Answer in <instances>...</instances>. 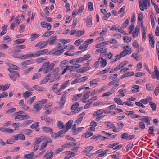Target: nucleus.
<instances>
[{"mask_svg": "<svg viewBox=\"0 0 159 159\" xmlns=\"http://www.w3.org/2000/svg\"><path fill=\"white\" fill-rule=\"evenodd\" d=\"M130 20V17H128L126 19L125 21L123 24L122 26H121L122 28H125L126 27L129 21Z\"/></svg>", "mask_w": 159, "mask_h": 159, "instance_id": "30", "label": "nucleus"}, {"mask_svg": "<svg viewBox=\"0 0 159 159\" xmlns=\"http://www.w3.org/2000/svg\"><path fill=\"white\" fill-rule=\"evenodd\" d=\"M105 124L109 128H113L115 127L114 125L111 122L106 121L105 122Z\"/></svg>", "mask_w": 159, "mask_h": 159, "instance_id": "29", "label": "nucleus"}, {"mask_svg": "<svg viewBox=\"0 0 159 159\" xmlns=\"http://www.w3.org/2000/svg\"><path fill=\"white\" fill-rule=\"evenodd\" d=\"M42 129L43 131L46 133L49 132L51 134L52 132V129L49 127H43L42 128Z\"/></svg>", "mask_w": 159, "mask_h": 159, "instance_id": "16", "label": "nucleus"}, {"mask_svg": "<svg viewBox=\"0 0 159 159\" xmlns=\"http://www.w3.org/2000/svg\"><path fill=\"white\" fill-rule=\"evenodd\" d=\"M149 103L152 110L153 111H155L156 110V106L155 103L152 101L150 102Z\"/></svg>", "mask_w": 159, "mask_h": 159, "instance_id": "34", "label": "nucleus"}, {"mask_svg": "<svg viewBox=\"0 0 159 159\" xmlns=\"http://www.w3.org/2000/svg\"><path fill=\"white\" fill-rule=\"evenodd\" d=\"M25 40L24 39H20L15 40L14 41V43L15 44H21L24 43L25 41Z\"/></svg>", "mask_w": 159, "mask_h": 159, "instance_id": "28", "label": "nucleus"}, {"mask_svg": "<svg viewBox=\"0 0 159 159\" xmlns=\"http://www.w3.org/2000/svg\"><path fill=\"white\" fill-rule=\"evenodd\" d=\"M68 64V61L66 60H64L61 61L60 63V67L61 68H63L66 66H67Z\"/></svg>", "mask_w": 159, "mask_h": 159, "instance_id": "21", "label": "nucleus"}, {"mask_svg": "<svg viewBox=\"0 0 159 159\" xmlns=\"http://www.w3.org/2000/svg\"><path fill=\"white\" fill-rule=\"evenodd\" d=\"M67 93V92H64V94L60 99V102L62 105H64L66 102Z\"/></svg>", "mask_w": 159, "mask_h": 159, "instance_id": "8", "label": "nucleus"}, {"mask_svg": "<svg viewBox=\"0 0 159 159\" xmlns=\"http://www.w3.org/2000/svg\"><path fill=\"white\" fill-rule=\"evenodd\" d=\"M87 47L88 44H85L84 43L83 44L80 46L79 48L81 49H84V50H83V51H84V50H85L87 48Z\"/></svg>", "mask_w": 159, "mask_h": 159, "instance_id": "51", "label": "nucleus"}, {"mask_svg": "<svg viewBox=\"0 0 159 159\" xmlns=\"http://www.w3.org/2000/svg\"><path fill=\"white\" fill-rule=\"evenodd\" d=\"M41 76V75L38 73H36L33 76L32 79L34 80L35 79L39 78Z\"/></svg>", "mask_w": 159, "mask_h": 159, "instance_id": "54", "label": "nucleus"}, {"mask_svg": "<svg viewBox=\"0 0 159 159\" xmlns=\"http://www.w3.org/2000/svg\"><path fill=\"white\" fill-rule=\"evenodd\" d=\"M85 32L84 30H78L76 33V34L79 37H80Z\"/></svg>", "mask_w": 159, "mask_h": 159, "instance_id": "52", "label": "nucleus"}, {"mask_svg": "<svg viewBox=\"0 0 159 159\" xmlns=\"http://www.w3.org/2000/svg\"><path fill=\"white\" fill-rule=\"evenodd\" d=\"M139 5L140 8V10L142 11H144V7H143V2L142 0H139Z\"/></svg>", "mask_w": 159, "mask_h": 159, "instance_id": "49", "label": "nucleus"}, {"mask_svg": "<svg viewBox=\"0 0 159 159\" xmlns=\"http://www.w3.org/2000/svg\"><path fill=\"white\" fill-rule=\"evenodd\" d=\"M15 140L13 139H10L7 140L6 142V143L7 144H11L14 143L15 142Z\"/></svg>", "mask_w": 159, "mask_h": 159, "instance_id": "62", "label": "nucleus"}, {"mask_svg": "<svg viewBox=\"0 0 159 159\" xmlns=\"http://www.w3.org/2000/svg\"><path fill=\"white\" fill-rule=\"evenodd\" d=\"M31 55V54H26V55H23L22 56L20 55V57H19V58H21V59H26V58H28L29 57L31 58V56L30 55Z\"/></svg>", "mask_w": 159, "mask_h": 159, "instance_id": "47", "label": "nucleus"}, {"mask_svg": "<svg viewBox=\"0 0 159 159\" xmlns=\"http://www.w3.org/2000/svg\"><path fill=\"white\" fill-rule=\"evenodd\" d=\"M9 66L10 68L14 70H20V68L12 64H10Z\"/></svg>", "mask_w": 159, "mask_h": 159, "instance_id": "39", "label": "nucleus"}, {"mask_svg": "<svg viewBox=\"0 0 159 159\" xmlns=\"http://www.w3.org/2000/svg\"><path fill=\"white\" fill-rule=\"evenodd\" d=\"M32 63V60H28L24 61L21 64V65L22 66H25L27 65L31 64Z\"/></svg>", "mask_w": 159, "mask_h": 159, "instance_id": "33", "label": "nucleus"}, {"mask_svg": "<svg viewBox=\"0 0 159 159\" xmlns=\"http://www.w3.org/2000/svg\"><path fill=\"white\" fill-rule=\"evenodd\" d=\"M48 51V50L47 49H45L38 51L36 52L35 53L31 54V55H30L31 56V57L32 58L40 56L41 55H43L46 53Z\"/></svg>", "mask_w": 159, "mask_h": 159, "instance_id": "5", "label": "nucleus"}, {"mask_svg": "<svg viewBox=\"0 0 159 159\" xmlns=\"http://www.w3.org/2000/svg\"><path fill=\"white\" fill-rule=\"evenodd\" d=\"M151 118L148 116H146L145 117L143 118L140 119V120L142 121H144L146 123H147V125H148L150 124V120Z\"/></svg>", "mask_w": 159, "mask_h": 159, "instance_id": "15", "label": "nucleus"}, {"mask_svg": "<svg viewBox=\"0 0 159 159\" xmlns=\"http://www.w3.org/2000/svg\"><path fill=\"white\" fill-rule=\"evenodd\" d=\"M54 33V31H47L42 35V37H45L49 36Z\"/></svg>", "mask_w": 159, "mask_h": 159, "instance_id": "20", "label": "nucleus"}, {"mask_svg": "<svg viewBox=\"0 0 159 159\" xmlns=\"http://www.w3.org/2000/svg\"><path fill=\"white\" fill-rule=\"evenodd\" d=\"M88 8L89 11H92L93 8V4L91 2H89L88 3Z\"/></svg>", "mask_w": 159, "mask_h": 159, "instance_id": "48", "label": "nucleus"}, {"mask_svg": "<svg viewBox=\"0 0 159 159\" xmlns=\"http://www.w3.org/2000/svg\"><path fill=\"white\" fill-rule=\"evenodd\" d=\"M152 98H149V99L147 98L143 99L141 100L140 101L142 103L144 104H147L148 103L149 100H151Z\"/></svg>", "mask_w": 159, "mask_h": 159, "instance_id": "41", "label": "nucleus"}, {"mask_svg": "<svg viewBox=\"0 0 159 159\" xmlns=\"http://www.w3.org/2000/svg\"><path fill=\"white\" fill-rule=\"evenodd\" d=\"M35 98V96H34L30 98L28 101V102H29L30 104H31L32 103L34 102V101Z\"/></svg>", "mask_w": 159, "mask_h": 159, "instance_id": "55", "label": "nucleus"}, {"mask_svg": "<svg viewBox=\"0 0 159 159\" xmlns=\"http://www.w3.org/2000/svg\"><path fill=\"white\" fill-rule=\"evenodd\" d=\"M83 42V40L81 41V39H80L76 40L74 43V44L76 46H79Z\"/></svg>", "mask_w": 159, "mask_h": 159, "instance_id": "53", "label": "nucleus"}, {"mask_svg": "<svg viewBox=\"0 0 159 159\" xmlns=\"http://www.w3.org/2000/svg\"><path fill=\"white\" fill-rule=\"evenodd\" d=\"M159 93V85L157 86L155 89L154 91L155 94L156 96H157L158 93Z\"/></svg>", "mask_w": 159, "mask_h": 159, "instance_id": "64", "label": "nucleus"}, {"mask_svg": "<svg viewBox=\"0 0 159 159\" xmlns=\"http://www.w3.org/2000/svg\"><path fill=\"white\" fill-rule=\"evenodd\" d=\"M51 77L50 74L48 75L46 77L44 78L40 81L41 84L46 83L49 80V78Z\"/></svg>", "mask_w": 159, "mask_h": 159, "instance_id": "14", "label": "nucleus"}, {"mask_svg": "<svg viewBox=\"0 0 159 159\" xmlns=\"http://www.w3.org/2000/svg\"><path fill=\"white\" fill-rule=\"evenodd\" d=\"M41 25L43 28H46L48 30H50L51 28V25L50 23H48L45 21L41 22Z\"/></svg>", "mask_w": 159, "mask_h": 159, "instance_id": "9", "label": "nucleus"}, {"mask_svg": "<svg viewBox=\"0 0 159 159\" xmlns=\"http://www.w3.org/2000/svg\"><path fill=\"white\" fill-rule=\"evenodd\" d=\"M16 111V109L15 108H12L7 110L6 111V113H11Z\"/></svg>", "mask_w": 159, "mask_h": 159, "instance_id": "56", "label": "nucleus"}, {"mask_svg": "<svg viewBox=\"0 0 159 159\" xmlns=\"http://www.w3.org/2000/svg\"><path fill=\"white\" fill-rule=\"evenodd\" d=\"M39 35L37 33H33L31 35V38H32L31 40L33 41L36 38L38 37Z\"/></svg>", "mask_w": 159, "mask_h": 159, "instance_id": "38", "label": "nucleus"}, {"mask_svg": "<svg viewBox=\"0 0 159 159\" xmlns=\"http://www.w3.org/2000/svg\"><path fill=\"white\" fill-rule=\"evenodd\" d=\"M79 103L78 102H75L71 106V109L72 110L77 108L79 106Z\"/></svg>", "mask_w": 159, "mask_h": 159, "instance_id": "42", "label": "nucleus"}, {"mask_svg": "<svg viewBox=\"0 0 159 159\" xmlns=\"http://www.w3.org/2000/svg\"><path fill=\"white\" fill-rule=\"evenodd\" d=\"M34 156L33 153L30 154H28L24 155V157L27 159H32Z\"/></svg>", "mask_w": 159, "mask_h": 159, "instance_id": "35", "label": "nucleus"}, {"mask_svg": "<svg viewBox=\"0 0 159 159\" xmlns=\"http://www.w3.org/2000/svg\"><path fill=\"white\" fill-rule=\"evenodd\" d=\"M54 66L53 63L50 64L49 61L44 63L43 65L44 73L45 74L52 71L54 69Z\"/></svg>", "mask_w": 159, "mask_h": 159, "instance_id": "1", "label": "nucleus"}, {"mask_svg": "<svg viewBox=\"0 0 159 159\" xmlns=\"http://www.w3.org/2000/svg\"><path fill=\"white\" fill-rule=\"evenodd\" d=\"M90 69V67L89 66L86 67H82V68H81V69H80V70L79 71H78V70H79L78 69L77 70V72H79L81 73H83V72H84Z\"/></svg>", "mask_w": 159, "mask_h": 159, "instance_id": "25", "label": "nucleus"}, {"mask_svg": "<svg viewBox=\"0 0 159 159\" xmlns=\"http://www.w3.org/2000/svg\"><path fill=\"white\" fill-rule=\"evenodd\" d=\"M98 60L99 61L100 63H101V67H104L107 64L106 60H104L102 57L99 58Z\"/></svg>", "mask_w": 159, "mask_h": 159, "instance_id": "18", "label": "nucleus"}, {"mask_svg": "<svg viewBox=\"0 0 159 159\" xmlns=\"http://www.w3.org/2000/svg\"><path fill=\"white\" fill-rule=\"evenodd\" d=\"M0 131L3 132L9 133H13L14 132V130L11 129L2 127L0 128Z\"/></svg>", "mask_w": 159, "mask_h": 159, "instance_id": "13", "label": "nucleus"}, {"mask_svg": "<svg viewBox=\"0 0 159 159\" xmlns=\"http://www.w3.org/2000/svg\"><path fill=\"white\" fill-rule=\"evenodd\" d=\"M101 48V52L103 54V55L105 56H106L107 54L106 50L107 48H106L104 47L103 48Z\"/></svg>", "mask_w": 159, "mask_h": 159, "instance_id": "60", "label": "nucleus"}, {"mask_svg": "<svg viewBox=\"0 0 159 159\" xmlns=\"http://www.w3.org/2000/svg\"><path fill=\"white\" fill-rule=\"evenodd\" d=\"M72 123V120H70L66 123V129H67V131L71 128Z\"/></svg>", "mask_w": 159, "mask_h": 159, "instance_id": "27", "label": "nucleus"}, {"mask_svg": "<svg viewBox=\"0 0 159 159\" xmlns=\"http://www.w3.org/2000/svg\"><path fill=\"white\" fill-rule=\"evenodd\" d=\"M85 115V113L82 112L78 116L79 117L77 119L75 122L78 124L80 123L82 121L83 117Z\"/></svg>", "mask_w": 159, "mask_h": 159, "instance_id": "10", "label": "nucleus"}, {"mask_svg": "<svg viewBox=\"0 0 159 159\" xmlns=\"http://www.w3.org/2000/svg\"><path fill=\"white\" fill-rule=\"evenodd\" d=\"M67 131V129H64L61 130L59 131L57 133V137H61V135L62 134Z\"/></svg>", "mask_w": 159, "mask_h": 159, "instance_id": "32", "label": "nucleus"}, {"mask_svg": "<svg viewBox=\"0 0 159 159\" xmlns=\"http://www.w3.org/2000/svg\"><path fill=\"white\" fill-rule=\"evenodd\" d=\"M47 102V100L44 99L41 101L37 102L33 107V109L34 111H39L43 107L44 103Z\"/></svg>", "mask_w": 159, "mask_h": 159, "instance_id": "2", "label": "nucleus"}, {"mask_svg": "<svg viewBox=\"0 0 159 159\" xmlns=\"http://www.w3.org/2000/svg\"><path fill=\"white\" fill-rule=\"evenodd\" d=\"M59 46L55 48V49H54L53 52V53L55 54L56 55H60L62 53H63L64 52V49L65 48V47H64V46H60V44H58Z\"/></svg>", "mask_w": 159, "mask_h": 159, "instance_id": "4", "label": "nucleus"}, {"mask_svg": "<svg viewBox=\"0 0 159 159\" xmlns=\"http://www.w3.org/2000/svg\"><path fill=\"white\" fill-rule=\"evenodd\" d=\"M59 77V75L58 74H56L52 77L50 80V82H52L54 81L57 79Z\"/></svg>", "mask_w": 159, "mask_h": 159, "instance_id": "36", "label": "nucleus"}, {"mask_svg": "<svg viewBox=\"0 0 159 159\" xmlns=\"http://www.w3.org/2000/svg\"><path fill=\"white\" fill-rule=\"evenodd\" d=\"M48 43V41H41L38 42L35 46V47H39L40 49L42 48L46 45Z\"/></svg>", "mask_w": 159, "mask_h": 159, "instance_id": "7", "label": "nucleus"}, {"mask_svg": "<svg viewBox=\"0 0 159 159\" xmlns=\"http://www.w3.org/2000/svg\"><path fill=\"white\" fill-rule=\"evenodd\" d=\"M13 138L16 141L18 140L19 139L22 140H25V136L22 133L13 136Z\"/></svg>", "mask_w": 159, "mask_h": 159, "instance_id": "6", "label": "nucleus"}, {"mask_svg": "<svg viewBox=\"0 0 159 159\" xmlns=\"http://www.w3.org/2000/svg\"><path fill=\"white\" fill-rule=\"evenodd\" d=\"M32 132V131L30 129H26L23 131V132L26 135H30Z\"/></svg>", "mask_w": 159, "mask_h": 159, "instance_id": "40", "label": "nucleus"}, {"mask_svg": "<svg viewBox=\"0 0 159 159\" xmlns=\"http://www.w3.org/2000/svg\"><path fill=\"white\" fill-rule=\"evenodd\" d=\"M132 38L130 37H128L127 36H123V39L125 42L129 43L132 40Z\"/></svg>", "mask_w": 159, "mask_h": 159, "instance_id": "37", "label": "nucleus"}, {"mask_svg": "<svg viewBox=\"0 0 159 159\" xmlns=\"http://www.w3.org/2000/svg\"><path fill=\"white\" fill-rule=\"evenodd\" d=\"M92 17L91 16H89L87 20V26L90 27L92 25Z\"/></svg>", "mask_w": 159, "mask_h": 159, "instance_id": "23", "label": "nucleus"}, {"mask_svg": "<svg viewBox=\"0 0 159 159\" xmlns=\"http://www.w3.org/2000/svg\"><path fill=\"white\" fill-rule=\"evenodd\" d=\"M39 122H37L33 124L30 127L32 129H34L36 131H38L39 129L38 128V125Z\"/></svg>", "mask_w": 159, "mask_h": 159, "instance_id": "17", "label": "nucleus"}, {"mask_svg": "<svg viewBox=\"0 0 159 159\" xmlns=\"http://www.w3.org/2000/svg\"><path fill=\"white\" fill-rule=\"evenodd\" d=\"M48 152L49 154L50 155L48 156L46 159H52L53 156V153L51 150L49 151Z\"/></svg>", "mask_w": 159, "mask_h": 159, "instance_id": "57", "label": "nucleus"}, {"mask_svg": "<svg viewBox=\"0 0 159 159\" xmlns=\"http://www.w3.org/2000/svg\"><path fill=\"white\" fill-rule=\"evenodd\" d=\"M139 125L140 128L144 129L145 128V125L144 122H140L139 123Z\"/></svg>", "mask_w": 159, "mask_h": 159, "instance_id": "45", "label": "nucleus"}, {"mask_svg": "<svg viewBox=\"0 0 159 159\" xmlns=\"http://www.w3.org/2000/svg\"><path fill=\"white\" fill-rule=\"evenodd\" d=\"M45 137L44 136H41L40 137L36 139L35 143L39 144V143L44 139Z\"/></svg>", "mask_w": 159, "mask_h": 159, "instance_id": "31", "label": "nucleus"}, {"mask_svg": "<svg viewBox=\"0 0 159 159\" xmlns=\"http://www.w3.org/2000/svg\"><path fill=\"white\" fill-rule=\"evenodd\" d=\"M76 145V143H75L73 142H70L64 144L62 146L64 148H69L71 147L72 146H74Z\"/></svg>", "mask_w": 159, "mask_h": 159, "instance_id": "19", "label": "nucleus"}, {"mask_svg": "<svg viewBox=\"0 0 159 159\" xmlns=\"http://www.w3.org/2000/svg\"><path fill=\"white\" fill-rule=\"evenodd\" d=\"M8 48V46L5 44H3L0 45V48L1 49H6Z\"/></svg>", "mask_w": 159, "mask_h": 159, "instance_id": "58", "label": "nucleus"}, {"mask_svg": "<svg viewBox=\"0 0 159 159\" xmlns=\"http://www.w3.org/2000/svg\"><path fill=\"white\" fill-rule=\"evenodd\" d=\"M69 80H68L65 82L64 84L61 85V88H62V89H65L67 86V85L69 84Z\"/></svg>", "mask_w": 159, "mask_h": 159, "instance_id": "61", "label": "nucleus"}, {"mask_svg": "<svg viewBox=\"0 0 159 159\" xmlns=\"http://www.w3.org/2000/svg\"><path fill=\"white\" fill-rule=\"evenodd\" d=\"M33 88L36 90L39 91H44L45 89L44 88L38 85H34Z\"/></svg>", "mask_w": 159, "mask_h": 159, "instance_id": "26", "label": "nucleus"}, {"mask_svg": "<svg viewBox=\"0 0 159 159\" xmlns=\"http://www.w3.org/2000/svg\"><path fill=\"white\" fill-rule=\"evenodd\" d=\"M57 126L60 129H61L62 128H63L64 127V125H63V123L61 121H59L57 123Z\"/></svg>", "mask_w": 159, "mask_h": 159, "instance_id": "44", "label": "nucleus"}, {"mask_svg": "<svg viewBox=\"0 0 159 159\" xmlns=\"http://www.w3.org/2000/svg\"><path fill=\"white\" fill-rule=\"evenodd\" d=\"M109 69H110V68H108L107 69H106L104 70L100 71L98 73H97V75H100V74H101V75L103 74L104 73H107L109 71Z\"/></svg>", "mask_w": 159, "mask_h": 159, "instance_id": "50", "label": "nucleus"}, {"mask_svg": "<svg viewBox=\"0 0 159 159\" xmlns=\"http://www.w3.org/2000/svg\"><path fill=\"white\" fill-rule=\"evenodd\" d=\"M123 48V51L120 53V59L121 57L125 56L127 54H130L131 52V49L128 46H124Z\"/></svg>", "mask_w": 159, "mask_h": 159, "instance_id": "3", "label": "nucleus"}, {"mask_svg": "<svg viewBox=\"0 0 159 159\" xmlns=\"http://www.w3.org/2000/svg\"><path fill=\"white\" fill-rule=\"evenodd\" d=\"M90 84L91 86H93L94 85H97L98 84V83L96 80L94 79L93 80L90 81Z\"/></svg>", "mask_w": 159, "mask_h": 159, "instance_id": "63", "label": "nucleus"}, {"mask_svg": "<svg viewBox=\"0 0 159 159\" xmlns=\"http://www.w3.org/2000/svg\"><path fill=\"white\" fill-rule=\"evenodd\" d=\"M116 39H118L117 37H116L115 39H113L111 40L110 41V43L111 44H116L117 43L118 40Z\"/></svg>", "mask_w": 159, "mask_h": 159, "instance_id": "59", "label": "nucleus"}, {"mask_svg": "<svg viewBox=\"0 0 159 159\" xmlns=\"http://www.w3.org/2000/svg\"><path fill=\"white\" fill-rule=\"evenodd\" d=\"M93 148L94 147L92 146H88L83 150L82 152L84 153H88L92 150Z\"/></svg>", "mask_w": 159, "mask_h": 159, "instance_id": "24", "label": "nucleus"}, {"mask_svg": "<svg viewBox=\"0 0 159 159\" xmlns=\"http://www.w3.org/2000/svg\"><path fill=\"white\" fill-rule=\"evenodd\" d=\"M103 111L101 110H98L95 112L93 114L94 116H97L98 115H101L103 114Z\"/></svg>", "mask_w": 159, "mask_h": 159, "instance_id": "43", "label": "nucleus"}, {"mask_svg": "<svg viewBox=\"0 0 159 159\" xmlns=\"http://www.w3.org/2000/svg\"><path fill=\"white\" fill-rule=\"evenodd\" d=\"M139 29V26H137L136 27L135 30L132 33V36L133 38H135L138 36Z\"/></svg>", "mask_w": 159, "mask_h": 159, "instance_id": "12", "label": "nucleus"}, {"mask_svg": "<svg viewBox=\"0 0 159 159\" xmlns=\"http://www.w3.org/2000/svg\"><path fill=\"white\" fill-rule=\"evenodd\" d=\"M93 134L92 132H87L84 134L83 136H85L86 138H88L92 136Z\"/></svg>", "mask_w": 159, "mask_h": 159, "instance_id": "46", "label": "nucleus"}, {"mask_svg": "<svg viewBox=\"0 0 159 159\" xmlns=\"http://www.w3.org/2000/svg\"><path fill=\"white\" fill-rule=\"evenodd\" d=\"M57 39V36H52L50 37L47 41H48L49 44L50 45H52L55 42Z\"/></svg>", "mask_w": 159, "mask_h": 159, "instance_id": "11", "label": "nucleus"}, {"mask_svg": "<svg viewBox=\"0 0 159 159\" xmlns=\"http://www.w3.org/2000/svg\"><path fill=\"white\" fill-rule=\"evenodd\" d=\"M67 155L65 157V158H69L71 157H72L75 156V153L70 151H67L66 152Z\"/></svg>", "mask_w": 159, "mask_h": 159, "instance_id": "22", "label": "nucleus"}]
</instances>
